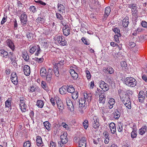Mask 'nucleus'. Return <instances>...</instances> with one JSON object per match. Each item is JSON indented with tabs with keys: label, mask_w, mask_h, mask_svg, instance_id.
I'll use <instances>...</instances> for the list:
<instances>
[{
	"label": "nucleus",
	"mask_w": 147,
	"mask_h": 147,
	"mask_svg": "<svg viewBox=\"0 0 147 147\" xmlns=\"http://www.w3.org/2000/svg\"><path fill=\"white\" fill-rule=\"evenodd\" d=\"M36 105L39 107L42 108L43 106L44 102L41 100H38L37 101Z\"/></svg>",
	"instance_id": "nucleus-37"
},
{
	"label": "nucleus",
	"mask_w": 147,
	"mask_h": 147,
	"mask_svg": "<svg viewBox=\"0 0 147 147\" xmlns=\"http://www.w3.org/2000/svg\"><path fill=\"white\" fill-rule=\"evenodd\" d=\"M47 71L45 67L42 68L40 71V76L43 78H45L46 74H47Z\"/></svg>",
	"instance_id": "nucleus-21"
},
{
	"label": "nucleus",
	"mask_w": 147,
	"mask_h": 147,
	"mask_svg": "<svg viewBox=\"0 0 147 147\" xmlns=\"http://www.w3.org/2000/svg\"><path fill=\"white\" fill-rule=\"evenodd\" d=\"M81 28L80 30L81 32L84 33H86L88 32L87 26H86V25L83 23H82L81 24Z\"/></svg>",
	"instance_id": "nucleus-23"
},
{
	"label": "nucleus",
	"mask_w": 147,
	"mask_h": 147,
	"mask_svg": "<svg viewBox=\"0 0 147 147\" xmlns=\"http://www.w3.org/2000/svg\"><path fill=\"white\" fill-rule=\"evenodd\" d=\"M84 128L86 129L88 127V121L87 120H85L83 122V124Z\"/></svg>",
	"instance_id": "nucleus-59"
},
{
	"label": "nucleus",
	"mask_w": 147,
	"mask_h": 147,
	"mask_svg": "<svg viewBox=\"0 0 147 147\" xmlns=\"http://www.w3.org/2000/svg\"><path fill=\"white\" fill-rule=\"evenodd\" d=\"M67 86V92L69 93H72L75 91V89L72 86L69 85Z\"/></svg>",
	"instance_id": "nucleus-30"
},
{
	"label": "nucleus",
	"mask_w": 147,
	"mask_h": 147,
	"mask_svg": "<svg viewBox=\"0 0 147 147\" xmlns=\"http://www.w3.org/2000/svg\"><path fill=\"white\" fill-rule=\"evenodd\" d=\"M94 122L93 123V127L94 128H97L98 127L100 126L99 121V119L96 118H93Z\"/></svg>",
	"instance_id": "nucleus-18"
},
{
	"label": "nucleus",
	"mask_w": 147,
	"mask_h": 147,
	"mask_svg": "<svg viewBox=\"0 0 147 147\" xmlns=\"http://www.w3.org/2000/svg\"><path fill=\"white\" fill-rule=\"evenodd\" d=\"M141 24L143 27L147 28V22L145 21H142Z\"/></svg>",
	"instance_id": "nucleus-62"
},
{
	"label": "nucleus",
	"mask_w": 147,
	"mask_h": 147,
	"mask_svg": "<svg viewBox=\"0 0 147 147\" xmlns=\"http://www.w3.org/2000/svg\"><path fill=\"white\" fill-rule=\"evenodd\" d=\"M56 143L53 142L51 141L50 143V147H56Z\"/></svg>",
	"instance_id": "nucleus-64"
},
{
	"label": "nucleus",
	"mask_w": 147,
	"mask_h": 147,
	"mask_svg": "<svg viewBox=\"0 0 147 147\" xmlns=\"http://www.w3.org/2000/svg\"><path fill=\"white\" fill-rule=\"evenodd\" d=\"M31 146L30 142L29 141L25 142L23 144L24 147H30Z\"/></svg>",
	"instance_id": "nucleus-50"
},
{
	"label": "nucleus",
	"mask_w": 147,
	"mask_h": 147,
	"mask_svg": "<svg viewBox=\"0 0 147 147\" xmlns=\"http://www.w3.org/2000/svg\"><path fill=\"white\" fill-rule=\"evenodd\" d=\"M134 39L136 38V40L138 42H141L143 40V38L142 36H136V37H134Z\"/></svg>",
	"instance_id": "nucleus-43"
},
{
	"label": "nucleus",
	"mask_w": 147,
	"mask_h": 147,
	"mask_svg": "<svg viewBox=\"0 0 147 147\" xmlns=\"http://www.w3.org/2000/svg\"><path fill=\"white\" fill-rule=\"evenodd\" d=\"M54 67L55 68L54 69L55 75L56 77H58L59 76V73L58 70V67H57L56 63L54 65Z\"/></svg>",
	"instance_id": "nucleus-32"
},
{
	"label": "nucleus",
	"mask_w": 147,
	"mask_h": 147,
	"mask_svg": "<svg viewBox=\"0 0 147 147\" xmlns=\"http://www.w3.org/2000/svg\"><path fill=\"white\" fill-rule=\"evenodd\" d=\"M147 127L145 125L142 126L140 129L139 130V134L141 135H143L145 134L147 131Z\"/></svg>",
	"instance_id": "nucleus-25"
},
{
	"label": "nucleus",
	"mask_w": 147,
	"mask_h": 147,
	"mask_svg": "<svg viewBox=\"0 0 147 147\" xmlns=\"http://www.w3.org/2000/svg\"><path fill=\"white\" fill-rule=\"evenodd\" d=\"M20 21L22 26H25L27 21V15L25 13L22 14L19 17Z\"/></svg>",
	"instance_id": "nucleus-7"
},
{
	"label": "nucleus",
	"mask_w": 147,
	"mask_h": 147,
	"mask_svg": "<svg viewBox=\"0 0 147 147\" xmlns=\"http://www.w3.org/2000/svg\"><path fill=\"white\" fill-rule=\"evenodd\" d=\"M0 53H1L2 55H3L2 56L3 57H5L6 56H8V55L9 54V53H8L7 52L3 50H0Z\"/></svg>",
	"instance_id": "nucleus-45"
},
{
	"label": "nucleus",
	"mask_w": 147,
	"mask_h": 147,
	"mask_svg": "<svg viewBox=\"0 0 147 147\" xmlns=\"http://www.w3.org/2000/svg\"><path fill=\"white\" fill-rule=\"evenodd\" d=\"M113 117L115 119H118L120 117L121 113L118 109H115L112 114Z\"/></svg>",
	"instance_id": "nucleus-15"
},
{
	"label": "nucleus",
	"mask_w": 147,
	"mask_h": 147,
	"mask_svg": "<svg viewBox=\"0 0 147 147\" xmlns=\"http://www.w3.org/2000/svg\"><path fill=\"white\" fill-rule=\"evenodd\" d=\"M115 103V100L113 98H110L107 105H114Z\"/></svg>",
	"instance_id": "nucleus-52"
},
{
	"label": "nucleus",
	"mask_w": 147,
	"mask_h": 147,
	"mask_svg": "<svg viewBox=\"0 0 147 147\" xmlns=\"http://www.w3.org/2000/svg\"><path fill=\"white\" fill-rule=\"evenodd\" d=\"M145 94L143 91H140L138 94L139 101L140 102H143L145 98Z\"/></svg>",
	"instance_id": "nucleus-10"
},
{
	"label": "nucleus",
	"mask_w": 147,
	"mask_h": 147,
	"mask_svg": "<svg viewBox=\"0 0 147 147\" xmlns=\"http://www.w3.org/2000/svg\"><path fill=\"white\" fill-rule=\"evenodd\" d=\"M11 79L12 82L14 84L16 85L17 84L18 82V77Z\"/></svg>",
	"instance_id": "nucleus-47"
},
{
	"label": "nucleus",
	"mask_w": 147,
	"mask_h": 147,
	"mask_svg": "<svg viewBox=\"0 0 147 147\" xmlns=\"http://www.w3.org/2000/svg\"><path fill=\"white\" fill-rule=\"evenodd\" d=\"M61 42L60 43V44L61 45L64 46L66 44L67 41L65 40V38L63 36H62V38L61 39Z\"/></svg>",
	"instance_id": "nucleus-40"
},
{
	"label": "nucleus",
	"mask_w": 147,
	"mask_h": 147,
	"mask_svg": "<svg viewBox=\"0 0 147 147\" xmlns=\"http://www.w3.org/2000/svg\"><path fill=\"white\" fill-rule=\"evenodd\" d=\"M26 99L25 98L23 97L20 98V106H22L23 105H25L26 103Z\"/></svg>",
	"instance_id": "nucleus-41"
},
{
	"label": "nucleus",
	"mask_w": 147,
	"mask_h": 147,
	"mask_svg": "<svg viewBox=\"0 0 147 147\" xmlns=\"http://www.w3.org/2000/svg\"><path fill=\"white\" fill-rule=\"evenodd\" d=\"M128 7L131 9L132 15L134 16H137L138 14V7L136 4H132L129 5Z\"/></svg>",
	"instance_id": "nucleus-4"
},
{
	"label": "nucleus",
	"mask_w": 147,
	"mask_h": 147,
	"mask_svg": "<svg viewBox=\"0 0 147 147\" xmlns=\"http://www.w3.org/2000/svg\"><path fill=\"white\" fill-rule=\"evenodd\" d=\"M53 73V71L51 68H49L45 77L46 80L48 82H50L51 80L52 75Z\"/></svg>",
	"instance_id": "nucleus-5"
},
{
	"label": "nucleus",
	"mask_w": 147,
	"mask_h": 147,
	"mask_svg": "<svg viewBox=\"0 0 147 147\" xmlns=\"http://www.w3.org/2000/svg\"><path fill=\"white\" fill-rule=\"evenodd\" d=\"M35 60L38 63H41L43 61L44 59L43 58H38L37 57H36L35 58Z\"/></svg>",
	"instance_id": "nucleus-58"
},
{
	"label": "nucleus",
	"mask_w": 147,
	"mask_h": 147,
	"mask_svg": "<svg viewBox=\"0 0 147 147\" xmlns=\"http://www.w3.org/2000/svg\"><path fill=\"white\" fill-rule=\"evenodd\" d=\"M121 99L125 106L128 109L131 108V103L130 99L127 95H126L125 97H123Z\"/></svg>",
	"instance_id": "nucleus-2"
},
{
	"label": "nucleus",
	"mask_w": 147,
	"mask_h": 147,
	"mask_svg": "<svg viewBox=\"0 0 147 147\" xmlns=\"http://www.w3.org/2000/svg\"><path fill=\"white\" fill-rule=\"evenodd\" d=\"M23 71L24 74L26 76H28L30 73V67L27 65H25L23 67Z\"/></svg>",
	"instance_id": "nucleus-14"
},
{
	"label": "nucleus",
	"mask_w": 147,
	"mask_h": 147,
	"mask_svg": "<svg viewBox=\"0 0 147 147\" xmlns=\"http://www.w3.org/2000/svg\"><path fill=\"white\" fill-rule=\"evenodd\" d=\"M57 104L58 109L61 110H62L63 109V105L61 102H57Z\"/></svg>",
	"instance_id": "nucleus-39"
},
{
	"label": "nucleus",
	"mask_w": 147,
	"mask_h": 147,
	"mask_svg": "<svg viewBox=\"0 0 147 147\" xmlns=\"http://www.w3.org/2000/svg\"><path fill=\"white\" fill-rule=\"evenodd\" d=\"M110 129L112 134H114L116 131V127L115 124L113 123H111L109 124Z\"/></svg>",
	"instance_id": "nucleus-20"
},
{
	"label": "nucleus",
	"mask_w": 147,
	"mask_h": 147,
	"mask_svg": "<svg viewBox=\"0 0 147 147\" xmlns=\"http://www.w3.org/2000/svg\"><path fill=\"white\" fill-rule=\"evenodd\" d=\"M120 65L121 67H123V69H126L127 65L126 63L124 61H121L120 63Z\"/></svg>",
	"instance_id": "nucleus-44"
},
{
	"label": "nucleus",
	"mask_w": 147,
	"mask_h": 147,
	"mask_svg": "<svg viewBox=\"0 0 147 147\" xmlns=\"http://www.w3.org/2000/svg\"><path fill=\"white\" fill-rule=\"evenodd\" d=\"M118 131L119 132H121L122 131V125L121 124H119L117 127Z\"/></svg>",
	"instance_id": "nucleus-57"
},
{
	"label": "nucleus",
	"mask_w": 147,
	"mask_h": 147,
	"mask_svg": "<svg viewBox=\"0 0 147 147\" xmlns=\"http://www.w3.org/2000/svg\"><path fill=\"white\" fill-rule=\"evenodd\" d=\"M137 135V132L132 131L131 133V138L133 139L136 138Z\"/></svg>",
	"instance_id": "nucleus-60"
},
{
	"label": "nucleus",
	"mask_w": 147,
	"mask_h": 147,
	"mask_svg": "<svg viewBox=\"0 0 147 147\" xmlns=\"http://www.w3.org/2000/svg\"><path fill=\"white\" fill-rule=\"evenodd\" d=\"M37 49V46H33L29 50V52L30 53L33 54Z\"/></svg>",
	"instance_id": "nucleus-42"
},
{
	"label": "nucleus",
	"mask_w": 147,
	"mask_h": 147,
	"mask_svg": "<svg viewBox=\"0 0 147 147\" xmlns=\"http://www.w3.org/2000/svg\"><path fill=\"white\" fill-rule=\"evenodd\" d=\"M22 57L26 61H28L29 59V57L26 51H23L22 53Z\"/></svg>",
	"instance_id": "nucleus-26"
},
{
	"label": "nucleus",
	"mask_w": 147,
	"mask_h": 147,
	"mask_svg": "<svg viewBox=\"0 0 147 147\" xmlns=\"http://www.w3.org/2000/svg\"><path fill=\"white\" fill-rule=\"evenodd\" d=\"M36 22H39L42 24L44 22V19L40 17H38L36 19Z\"/></svg>",
	"instance_id": "nucleus-53"
},
{
	"label": "nucleus",
	"mask_w": 147,
	"mask_h": 147,
	"mask_svg": "<svg viewBox=\"0 0 147 147\" xmlns=\"http://www.w3.org/2000/svg\"><path fill=\"white\" fill-rule=\"evenodd\" d=\"M121 36V34H116L114 36V38L115 41L118 42L119 40V37Z\"/></svg>",
	"instance_id": "nucleus-63"
},
{
	"label": "nucleus",
	"mask_w": 147,
	"mask_h": 147,
	"mask_svg": "<svg viewBox=\"0 0 147 147\" xmlns=\"http://www.w3.org/2000/svg\"><path fill=\"white\" fill-rule=\"evenodd\" d=\"M99 100L98 102L99 103L105 104V98L104 94L100 95L99 96Z\"/></svg>",
	"instance_id": "nucleus-29"
},
{
	"label": "nucleus",
	"mask_w": 147,
	"mask_h": 147,
	"mask_svg": "<svg viewBox=\"0 0 147 147\" xmlns=\"http://www.w3.org/2000/svg\"><path fill=\"white\" fill-rule=\"evenodd\" d=\"M37 53H35V55L36 56H38V55L40 53V52L41 51V50H40V47L39 46L37 45Z\"/></svg>",
	"instance_id": "nucleus-61"
},
{
	"label": "nucleus",
	"mask_w": 147,
	"mask_h": 147,
	"mask_svg": "<svg viewBox=\"0 0 147 147\" xmlns=\"http://www.w3.org/2000/svg\"><path fill=\"white\" fill-rule=\"evenodd\" d=\"M43 124L45 127L48 130H49L50 129L51 125L49 122L48 121H45L44 122Z\"/></svg>",
	"instance_id": "nucleus-36"
},
{
	"label": "nucleus",
	"mask_w": 147,
	"mask_h": 147,
	"mask_svg": "<svg viewBox=\"0 0 147 147\" xmlns=\"http://www.w3.org/2000/svg\"><path fill=\"white\" fill-rule=\"evenodd\" d=\"M112 30L115 33L116 35V34H120V30L119 28H114L112 29Z\"/></svg>",
	"instance_id": "nucleus-46"
},
{
	"label": "nucleus",
	"mask_w": 147,
	"mask_h": 147,
	"mask_svg": "<svg viewBox=\"0 0 147 147\" xmlns=\"http://www.w3.org/2000/svg\"><path fill=\"white\" fill-rule=\"evenodd\" d=\"M29 9L30 11L33 13H35L37 11L36 8L35 6H30Z\"/></svg>",
	"instance_id": "nucleus-48"
},
{
	"label": "nucleus",
	"mask_w": 147,
	"mask_h": 147,
	"mask_svg": "<svg viewBox=\"0 0 147 147\" xmlns=\"http://www.w3.org/2000/svg\"><path fill=\"white\" fill-rule=\"evenodd\" d=\"M8 57L9 59L11 61H14L16 60V56L15 54L12 52H9L8 55Z\"/></svg>",
	"instance_id": "nucleus-22"
},
{
	"label": "nucleus",
	"mask_w": 147,
	"mask_h": 147,
	"mask_svg": "<svg viewBox=\"0 0 147 147\" xmlns=\"http://www.w3.org/2000/svg\"><path fill=\"white\" fill-rule=\"evenodd\" d=\"M66 103L68 107V108L70 111H73L74 110V107L72 102L67 99L66 100Z\"/></svg>",
	"instance_id": "nucleus-11"
},
{
	"label": "nucleus",
	"mask_w": 147,
	"mask_h": 147,
	"mask_svg": "<svg viewBox=\"0 0 147 147\" xmlns=\"http://www.w3.org/2000/svg\"><path fill=\"white\" fill-rule=\"evenodd\" d=\"M124 82L125 84L129 87H133L136 85V79L131 77L125 78Z\"/></svg>",
	"instance_id": "nucleus-1"
},
{
	"label": "nucleus",
	"mask_w": 147,
	"mask_h": 147,
	"mask_svg": "<svg viewBox=\"0 0 147 147\" xmlns=\"http://www.w3.org/2000/svg\"><path fill=\"white\" fill-rule=\"evenodd\" d=\"M99 86L104 91H106L109 89L108 85L105 83L104 81H100Z\"/></svg>",
	"instance_id": "nucleus-6"
},
{
	"label": "nucleus",
	"mask_w": 147,
	"mask_h": 147,
	"mask_svg": "<svg viewBox=\"0 0 147 147\" xmlns=\"http://www.w3.org/2000/svg\"><path fill=\"white\" fill-rule=\"evenodd\" d=\"M56 16L57 18L60 20H62L63 19V16L61 14H60L59 13H56Z\"/></svg>",
	"instance_id": "nucleus-51"
},
{
	"label": "nucleus",
	"mask_w": 147,
	"mask_h": 147,
	"mask_svg": "<svg viewBox=\"0 0 147 147\" xmlns=\"http://www.w3.org/2000/svg\"><path fill=\"white\" fill-rule=\"evenodd\" d=\"M36 138V142L37 145L38 146H43V145H42L43 143L41 137L39 136H37Z\"/></svg>",
	"instance_id": "nucleus-17"
},
{
	"label": "nucleus",
	"mask_w": 147,
	"mask_h": 147,
	"mask_svg": "<svg viewBox=\"0 0 147 147\" xmlns=\"http://www.w3.org/2000/svg\"><path fill=\"white\" fill-rule=\"evenodd\" d=\"M67 135V133H64L60 136L61 141L58 143L59 147H65L64 144H66L68 141Z\"/></svg>",
	"instance_id": "nucleus-3"
},
{
	"label": "nucleus",
	"mask_w": 147,
	"mask_h": 147,
	"mask_svg": "<svg viewBox=\"0 0 147 147\" xmlns=\"http://www.w3.org/2000/svg\"><path fill=\"white\" fill-rule=\"evenodd\" d=\"M20 107L21 111L22 112H25L28 110V109H26L27 106L26 104L23 105L22 106H20Z\"/></svg>",
	"instance_id": "nucleus-38"
},
{
	"label": "nucleus",
	"mask_w": 147,
	"mask_h": 147,
	"mask_svg": "<svg viewBox=\"0 0 147 147\" xmlns=\"http://www.w3.org/2000/svg\"><path fill=\"white\" fill-rule=\"evenodd\" d=\"M6 45L13 51L15 49V46L12 41L10 39H9L6 40Z\"/></svg>",
	"instance_id": "nucleus-9"
},
{
	"label": "nucleus",
	"mask_w": 147,
	"mask_h": 147,
	"mask_svg": "<svg viewBox=\"0 0 147 147\" xmlns=\"http://www.w3.org/2000/svg\"><path fill=\"white\" fill-rule=\"evenodd\" d=\"M111 11V9L110 7H106L105 9V16L107 17H108Z\"/></svg>",
	"instance_id": "nucleus-31"
},
{
	"label": "nucleus",
	"mask_w": 147,
	"mask_h": 147,
	"mask_svg": "<svg viewBox=\"0 0 147 147\" xmlns=\"http://www.w3.org/2000/svg\"><path fill=\"white\" fill-rule=\"evenodd\" d=\"M79 147H86V140L84 137H82L79 143Z\"/></svg>",
	"instance_id": "nucleus-12"
},
{
	"label": "nucleus",
	"mask_w": 147,
	"mask_h": 147,
	"mask_svg": "<svg viewBox=\"0 0 147 147\" xmlns=\"http://www.w3.org/2000/svg\"><path fill=\"white\" fill-rule=\"evenodd\" d=\"M29 90H30V91L31 92H36V91L38 92L40 90V89L38 87H35L33 86H31L30 87V89L29 88Z\"/></svg>",
	"instance_id": "nucleus-33"
},
{
	"label": "nucleus",
	"mask_w": 147,
	"mask_h": 147,
	"mask_svg": "<svg viewBox=\"0 0 147 147\" xmlns=\"http://www.w3.org/2000/svg\"><path fill=\"white\" fill-rule=\"evenodd\" d=\"M107 71L110 74H112L114 73V69L112 67H107Z\"/></svg>",
	"instance_id": "nucleus-55"
},
{
	"label": "nucleus",
	"mask_w": 147,
	"mask_h": 147,
	"mask_svg": "<svg viewBox=\"0 0 147 147\" xmlns=\"http://www.w3.org/2000/svg\"><path fill=\"white\" fill-rule=\"evenodd\" d=\"M67 86H63L59 89V91L60 93L62 95H64L66 94L67 90Z\"/></svg>",
	"instance_id": "nucleus-24"
},
{
	"label": "nucleus",
	"mask_w": 147,
	"mask_h": 147,
	"mask_svg": "<svg viewBox=\"0 0 147 147\" xmlns=\"http://www.w3.org/2000/svg\"><path fill=\"white\" fill-rule=\"evenodd\" d=\"M92 94L87 92H85L84 93V98L88 102H90L91 100Z\"/></svg>",
	"instance_id": "nucleus-8"
},
{
	"label": "nucleus",
	"mask_w": 147,
	"mask_h": 147,
	"mask_svg": "<svg viewBox=\"0 0 147 147\" xmlns=\"http://www.w3.org/2000/svg\"><path fill=\"white\" fill-rule=\"evenodd\" d=\"M103 91L102 90H100L98 88L97 91L96 92V96L99 95L100 96V95H102V94H103Z\"/></svg>",
	"instance_id": "nucleus-56"
},
{
	"label": "nucleus",
	"mask_w": 147,
	"mask_h": 147,
	"mask_svg": "<svg viewBox=\"0 0 147 147\" xmlns=\"http://www.w3.org/2000/svg\"><path fill=\"white\" fill-rule=\"evenodd\" d=\"M41 86L42 88L45 90H47V87L45 82L42 81L41 82Z\"/></svg>",
	"instance_id": "nucleus-49"
},
{
	"label": "nucleus",
	"mask_w": 147,
	"mask_h": 147,
	"mask_svg": "<svg viewBox=\"0 0 147 147\" xmlns=\"http://www.w3.org/2000/svg\"><path fill=\"white\" fill-rule=\"evenodd\" d=\"M35 2L36 3H38L39 5H41L43 6H44L46 5V4L45 3L40 0H38L37 1H35Z\"/></svg>",
	"instance_id": "nucleus-54"
},
{
	"label": "nucleus",
	"mask_w": 147,
	"mask_h": 147,
	"mask_svg": "<svg viewBox=\"0 0 147 147\" xmlns=\"http://www.w3.org/2000/svg\"><path fill=\"white\" fill-rule=\"evenodd\" d=\"M128 17L126 16L122 21V25L124 28L127 27L129 23Z\"/></svg>",
	"instance_id": "nucleus-16"
},
{
	"label": "nucleus",
	"mask_w": 147,
	"mask_h": 147,
	"mask_svg": "<svg viewBox=\"0 0 147 147\" xmlns=\"http://www.w3.org/2000/svg\"><path fill=\"white\" fill-rule=\"evenodd\" d=\"M70 28L68 25H65L63 28V32L64 34L67 36L70 34Z\"/></svg>",
	"instance_id": "nucleus-13"
},
{
	"label": "nucleus",
	"mask_w": 147,
	"mask_h": 147,
	"mask_svg": "<svg viewBox=\"0 0 147 147\" xmlns=\"http://www.w3.org/2000/svg\"><path fill=\"white\" fill-rule=\"evenodd\" d=\"M72 97L74 100L77 99L78 96V93L76 91H75L73 93H72Z\"/></svg>",
	"instance_id": "nucleus-34"
},
{
	"label": "nucleus",
	"mask_w": 147,
	"mask_h": 147,
	"mask_svg": "<svg viewBox=\"0 0 147 147\" xmlns=\"http://www.w3.org/2000/svg\"><path fill=\"white\" fill-rule=\"evenodd\" d=\"M58 9L59 13H61L62 12V13H63L65 12V7L63 5L61 4H58Z\"/></svg>",
	"instance_id": "nucleus-28"
},
{
	"label": "nucleus",
	"mask_w": 147,
	"mask_h": 147,
	"mask_svg": "<svg viewBox=\"0 0 147 147\" xmlns=\"http://www.w3.org/2000/svg\"><path fill=\"white\" fill-rule=\"evenodd\" d=\"M87 104V101L84 98H81L79 100V107L81 108L84 107Z\"/></svg>",
	"instance_id": "nucleus-19"
},
{
	"label": "nucleus",
	"mask_w": 147,
	"mask_h": 147,
	"mask_svg": "<svg viewBox=\"0 0 147 147\" xmlns=\"http://www.w3.org/2000/svg\"><path fill=\"white\" fill-rule=\"evenodd\" d=\"M11 99L8 98L5 102V106L6 107L9 108L11 105Z\"/></svg>",
	"instance_id": "nucleus-35"
},
{
	"label": "nucleus",
	"mask_w": 147,
	"mask_h": 147,
	"mask_svg": "<svg viewBox=\"0 0 147 147\" xmlns=\"http://www.w3.org/2000/svg\"><path fill=\"white\" fill-rule=\"evenodd\" d=\"M70 73L71 76L74 80L77 79L78 77V75L74 69H71Z\"/></svg>",
	"instance_id": "nucleus-27"
}]
</instances>
